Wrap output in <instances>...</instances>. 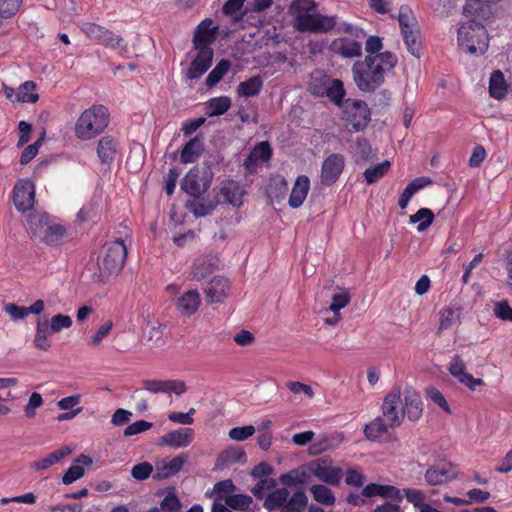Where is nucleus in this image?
<instances>
[{
    "instance_id": "obj_13",
    "label": "nucleus",
    "mask_w": 512,
    "mask_h": 512,
    "mask_svg": "<svg viewBox=\"0 0 512 512\" xmlns=\"http://www.w3.org/2000/svg\"><path fill=\"white\" fill-rule=\"evenodd\" d=\"M142 389L151 393H175L176 395H182L187 391L186 384L182 380L177 379H144L141 381Z\"/></svg>"
},
{
    "instance_id": "obj_2",
    "label": "nucleus",
    "mask_w": 512,
    "mask_h": 512,
    "mask_svg": "<svg viewBox=\"0 0 512 512\" xmlns=\"http://www.w3.org/2000/svg\"><path fill=\"white\" fill-rule=\"evenodd\" d=\"M394 53L385 51L375 55H367L363 61H357L352 67L353 80L363 92H373L385 80V74L397 64Z\"/></svg>"
},
{
    "instance_id": "obj_50",
    "label": "nucleus",
    "mask_w": 512,
    "mask_h": 512,
    "mask_svg": "<svg viewBox=\"0 0 512 512\" xmlns=\"http://www.w3.org/2000/svg\"><path fill=\"white\" fill-rule=\"evenodd\" d=\"M224 503L234 510H246L252 503V498L243 494H231L225 497Z\"/></svg>"
},
{
    "instance_id": "obj_34",
    "label": "nucleus",
    "mask_w": 512,
    "mask_h": 512,
    "mask_svg": "<svg viewBox=\"0 0 512 512\" xmlns=\"http://www.w3.org/2000/svg\"><path fill=\"white\" fill-rule=\"evenodd\" d=\"M262 87V78L260 76H252L248 80L239 83L237 94L239 97H254L260 93Z\"/></svg>"
},
{
    "instance_id": "obj_19",
    "label": "nucleus",
    "mask_w": 512,
    "mask_h": 512,
    "mask_svg": "<svg viewBox=\"0 0 512 512\" xmlns=\"http://www.w3.org/2000/svg\"><path fill=\"white\" fill-rule=\"evenodd\" d=\"M448 369L454 378L471 390H474L476 386L484 384L482 379L474 378L471 374L466 372L464 361L460 356H454L452 358Z\"/></svg>"
},
{
    "instance_id": "obj_22",
    "label": "nucleus",
    "mask_w": 512,
    "mask_h": 512,
    "mask_svg": "<svg viewBox=\"0 0 512 512\" xmlns=\"http://www.w3.org/2000/svg\"><path fill=\"white\" fill-rule=\"evenodd\" d=\"M209 187V182L199 176L198 169H191L184 177L181 188L189 195L199 198Z\"/></svg>"
},
{
    "instance_id": "obj_58",
    "label": "nucleus",
    "mask_w": 512,
    "mask_h": 512,
    "mask_svg": "<svg viewBox=\"0 0 512 512\" xmlns=\"http://www.w3.org/2000/svg\"><path fill=\"white\" fill-rule=\"evenodd\" d=\"M345 483L351 487H364L363 485L365 483V476L360 470L349 468L346 471Z\"/></svg>"
},
{
    "instance_id": "obj_64",
    "label": "nucleus",
    "mask_w": 512,
    "mask_h": 512,
    "mask_svg": "<svg viewBox=\"0 0 512 512\" xmlns=\"http://www.w3.org/2000/svg\"><path fill=\"white\" fill-rule=\"evenodd\" d=\"M161 509L164 512H181V504L175 495L169 494L162 500Z\"/></svg>"
},
{
    "instance_id": "obj_23",
    "label": "nucleus",
    "mask_w": 512,
    "mask_h": 512,
    "mask_svg": "<svg viewBox=\"0 0 512 512\" xmlns=\"http://www.w3.org/2000/svg\"><path fill=\"white\" fill-rule=\"evenodd\" d=\"M200 303V294L196 290H189L177 299L176 308L182 316L189 317L198 310Z\"/></svg>"
},
{
    "instance_id": "obj_25",
    "label": "nucleus",
    "mask_w": 512,
    "mask_h": 512,
    "mask_svg": "<svg viewBox=\"0 0 512 512\" xmlns=\"http://www.w3.org/2000/svg\"><path fill=\"white\" fill-rule=\"evenodd\" d=\"M186 459L184 456H176L169 461H161L156 464L153 478L166 479L177 474L183 467Z\"/></svg>"
},
{
    "instance_id": "obj_60",
    "label": "nucleus",
    "mask_w": 512,
    "mask_h": 512,
    "mask_svg": "<svg viewBox=\"0 0 512 512\" xmlns=\"http://www.w3.org/2000/svg\"><path fill=\"white\" fill-rule=\"evenodd\" d=\"M22 0H0V16L9 18L20 9Z\"/></svg>"
},
{
    "instance_id": "obj_41",
    "label": "nucleus",
    "mask_w": 512,
    "mask_h": 512,
    "mask_svg": "<svg viewBox=\"0 0 512 512\" xmlns=\"http://www.w3.org/2000/svg\"><path fill=\"white\" fill-rule=\"evenodd\" d=\"M490 95L496 99L503 98L507 93V86L504 75L501 71L492 73L489 85Z\"/></svg>"
},
{
    "instance_id": "obj_54",
    "label": "nucleus",
    "mask_w": 512,
    "mask_h": 512,
    "mask_svg": "<svg viewBox=\"0 0 512 512\" xmlns=\"http://www.w3.org/2000/svg\"><path fill=\"white\" fill-rule=\"evenodd\" d=\"M44 401L42 395L37 392H33L28 400V403L24 406L23 412L26 418L32 419L36 415V410L43 405Z\"/></svg>"
},
{
    "instance_id": "obj_43",
    "label": "nucleus",
    "mask_w": 512,
    "mask_h": 512,
    "mask_svg": "<svg viewBox=\"0 0 512 512\" xmlns=\"http://www.w3.org/2000/svg\"><path fill=\"white\" fill-rule=\"evenodd\" d=\"M398 23L402 32L418 28V22L412 10L407 6H402L399 9Z\"/></svg>"
},
{
    "instance_id": "obj_14",
    "label": "nucleus",
    "mask_w": 512,
    "mask_h": 512,
    "mask_svg": "<svg viewBox=\"0 0 512 512\" xmlns=\"http://www.w3.org/2000/svg\"><path fill=\"white\" fill-rule=\"evenodd\" d=\"M13 201L18 211L25 212L34 205L35 186L29 179H22L16 183L13 190Z\"/></svg>"
},
{
    "instance_id": "obj_36",
    "label": "nucleus",
    "mask_w": 512,
    "mask_h": 512,
    "mask_svg": "<svg viewBox=\"0 0 512 512\" xmlns=\"http://www.w3.org/2000/svg\"><path fill=\"white\" fill-rule=\"evenodd\" d=\"M439 330H447L460 322V308L445 307L439 312Z\"/></svg>"
},
{
    "instance_id": "obj_24",
    "label": "nucleus",
    "mask_w": 512,
    "mask_h": 512,
    "mask_svg": "<svg viewBox=\"0 0 512 512\" xmlns=\"http://www.w3.org/2000/svg\"><path fill=\"white\" fill-rule=\"evenodd\" d=\"M310 189V180L305 175H300L296 178L289 197V206L291 208H299L305 201Z\"/></svg>"
},
{
    "instance_id": "obj_57",
    "label": "nucleus",
    "mask_w": 512,
    "mask_h": 512,
    "mask_svg": "<svg viewBox=\"0 0 512 512\" xmlns=\"http://www.w3.org/2000/svg\"><path fill=\"white\" fill-rule=\"evenodd\" d=\"M332 448V442L328 435H320L309 447L311 455H318Z\"/></svg>"
},
{
    "instance_id": "obj_30",
    "label": "nucleus",
    "mask_w": 512,
    "mask_h": 512,
    "mask_svg": "<svg viewBox=\"0 0 512 512\" xmlns=\"http://www.w3.org/2000/svg\"><path fill=\"white\" fill-rule=\"evenodd\" d=\"M71 453V449L67 446L62 447L59 450H56L50 454H48L46 457L33 461L30 463V468L37 470V471H43L48 469L50 466L56 464L59 462L62 458L67 456Z\"/></svg>"
},
{
    "instance_id": "obj_11",
    "label": "nucleus",
    "mask_w": 512,
    "mask_h": 512,
    "mask_svg": "<svg viewBox=\"0 0 512 512\" xmlns=\"http://www.w3.org/2000/svg\"><path fill=\"white\" fill-rule=\"evenodd\" d=\"M307 469L319 481L332 486H339L341 482L342 469L333 466L329 457H321L307 463Z\"/></svg>"
},
{
    "instance_id": "obj_15",
    "label": "nucleus",
    "mask_w": 512,
    "mask_h": 512,
    "mask_svg": "<svg viewBox=\"0 0 512 512\" xmlns=\"http://www.w3.org/2000/svg\"><path fill=\"white\" fill-rule=\"evenodd\" d=\"M344 157L341 154L333 153L329 155L322 163L321 183L325 186L334 184L344 169Z\"/></svg>"
},
{
    "instance_id": "obj_6",
    "label": "nucleus",
    "mask_w": 512,
    "mask_h": 512,
    "mask_svg": "<svg viewBox=\"0 0 512 512\" xmlns=\"http://www.w3.org/2000/svg\"><path fill=\"white\" fill-rule=\"evenodd\" d=\"M308 498L303 491L290 496L286 488H277L268 493L264 499L265 509L280 510V512H301L307 506Z\"/></svg>"
},
{
    "instance_id": "obj_12",
    "label": "nucleus",
    "mask_w": 512,
    "mask_h": 512,
    "mask_svg": "<svg viewBox=\"0 0 512 512\" xmlns=\"http://www.w3.org/2000/svg\"><path fill=\"white\" fill-rule=\"evenodd\" d=\"M382 415L391 428L401 425L404 419V408L401 391L398 388L393 389L385 396L382 404Z\"/></svg>"
},
{
    "instance_id": "obj_62",
    "label": "nucleus",
    "mask_w": 512,
    "mask_h": 512,
    "mask_svg": "<svg viewBox=\"0 0 512 512\" xmlns=\"http://www.w3.org/2000/svg\"><path fill=\"white\" fill-rule=\"evenodd\" d=\"M427 397L433 401L435 404L439 405L445 412L451 413L448 402L446 401L444 395L435 387H428L426 389Z\"/></svg>"
},
{
    "instance_id": "obj_53",
    "label": "nucleus",
    "mask_w": 512,
    "mask_h": 512,
    "mask_svg": "<svg viewBox=\"0 0 512 512\" xmlns=\"http://www.w3.org/2000/svg\"><path fill=\"white\" fill-rule=\"evenodd\" d=\"M350 299L351 297L348 291L339 289V291L332 296V302L329 306V310L335 315H338L339 311L349 304Z\"/></svg>"
},
{
    "instance_id": "obj_10",
    "label": "nucleus",
    "mask_w": 512,
    "mask_h": 512,
    "mask_svg": "<svg viewBox=\"0 0 512 512\" xmlns=\"http://www.w3.org/2000/svg\"><path fill=\"white\" fill-rule=\"evenodd\" d=\"M459 470L455 464L449 461H439L428 466L424 473L427 485L443 486L458 479Z\"/></svg>"
},
{
    "instance_id": "obj_33",
    "label": "nucleus",
    "mask_w": 512,
    "mask_h": 512,
    "mask_svg": "<svg viewBox=\"0 0 512 512\" xmlns=\"http://www.w3.org/2000/svg\"><path fill=\"white\" fill-rule=\"evenodd\" d=\"M89 32L98 35L102 43L107 47L122 48L124 46L123 38L113 32L104 30L101 26L95 24L90 25Z\"/></svg>"
},
{
    "instance_id": "obj_16",
    "label": "nucleus",
    "mask_w": 512,
    "mask_h": 512,
    "mask_svg": "<svg viewBox=\"0 0 512 512\" xmlns=\"http://www.w3.org/2000/svg\"><path fill=\"white\" fill-rule=\"evenodd\" d=\"M220 260L215 254H207L197 257L190 268L193 280L201 281L219 269Z\"/></svg>"
},
{
    "instance_id": "obj_63",
    "label": "nucleus",
    "mask_w": 512,
    "mask_h": 512,
    "mask_svg": "<svg viewBox=\"0 0 512 512\" xmlns=\"http://www.w3.org/2000/svg\"><path fill=\"white\" fill-rule=\"evenodd\" d=\"M3 310L14 321L22 320L28 316L26 307L18 306L14 303L5 304Z\"/></svg>"
},
{
    "instance_id": "obj_18",
    "label": "nucleus",
    "mask_w": 512,
    "mask_h": 512,
    "mask_svg": "<svg viewBox=\"0 0 512 512\" xmlns=\"http://www.w3.org/2000/svg\"><path fill=\"white\" fill-rule=\"evenodd\" d=\"M404 416L411 421H417L422 416V401L417 391L412 387H405L401 392Z\"/></svg>"
},
{
    "instance_id": "obj_3",
    "label": "nucleus",
    "mask_w": 512,
    "mask_h": 512,
    "mask_svg": "<svg viewBox=\"0 0 512 512\" xmlns=\"http://www.w3.org/2000/svg\"><path fill=\"white\" fill-rule=\"evenodd\" d=\"M289 10L293 17V27L302 33H326L336 25L334 17L315 11L316 3L313 0H294Z\"/></svg>"
},
{
    "instance_id": "obj_46",
    "label": "nucleus",
    "mask_w": 512,
    "mask_h": 512,
    "mask_svg": "<svg viewBox=\"0 0 512 512\" xmlns=\"http://www.w3.org/2000/svg\"><path fill=\"white\" fill-rule=\"evenodd\" d=\"M434 214L428 208H420L415 214L410 216L411 223H418L417 231L424 232L433 223Z\"/></svg>"
},
{
    "instance_id": "obj_1",
    "label": "nucleus",
    "mask_w": 512,
    "mask_h": 512,
    "mask_svg": "<svg viewBox=\"0 0 512 512\" xmlns=\"http://www.w3.org/2000/svg\"><path fill=\"white\" fill-rule=\"evenodd\" d=\"M490 9L476 3H467L463 7V17L457 30L458 49L470 56H482L489 48V35L486 21Z\"/></svg>"
},
{
    "instance_id": "obj_21",
    "label": "nucleus",
    "mask_w": 512,
    "mask_h": 512,
    "mask_svg": "<svg viewBox=\"0 0 512 512\" xmlns=\"http://www.w3.org/2000/svg\"><path fill=\"white\" fill-rule=\"evenodd\" d=\"M194 440V431L191 428H181L170 431L160 437V444L173 448H185Z\"/></svg>"
},
{
    "instance_id": "obj_4",
    "label": "nucleus",
    "mask_w": 512,
    "mask_h": 512,
    "mask_svg": "<svg viewBox=\"0 0 512 512\" xmlns=\"http://www.w3.org/2000/svg\"><path fill=\"white\" fill-rule=\"evenodd\" d=\"M213 40L214 32L209 29L205 21L202 22L194 36V47L198 52L187 71V78L198 79L210 68L213 58L210 44Z\"/></svg>"
},
{
    "instance_id": "obj_5",
    "label": "nucleus",
    "mask_w": 512,
    "mask_h": 512,
    "mask_svg": "<svg viewBox=\"0 0 512 512\" xmlns=\"http://www.w3.org/2000/svg\"><path fill=\"white\" fill-rule=\"evenodd\" d=\"M109 116V111L104 105H93L85 109L75 123V136L83 141L95 138L107 128Z\"/></svg>"
},
{
    "instance_id": "obj_27",
    "label": "nucleus",
    "mask_w": 512,
    "mask_h": 512,
    "mask_svg": "<svg viewBox=\"0 0 512 512\" xmlns=\"http://www.w3.org/2000/svg\"><path fill=\"white\" fill-rule=\"evenodd\" d=\"M118 150L117 141L111 136L102 137L97 145V155L102 164L113 162Z\"/></svg>"
},
{
    "instance_id": "obj_32",
    "label": "nucleus",
    "mask_w": 512,
    "mask_h": 512,
    "mask_svg": "<svg viewBox=\"0 0 512 512\" xmlns=\"http://www.w3.org/2000/svg\"><path fill=\"white\" fill-rule=\"evenodd\" d=\"M203 142L199 137L192 138L182 149L180 159L183 163L195 162L203 152Z\"/></svg>"
},
{
    "instance_id": "obj_35",
    "label": "nucleus",
    "mask_w": 512,
    "mask_h": 512,
    "mask_svg": "<svg viewBox=\"0 0 512 512\" xmlns=\"http://www.w3.org/2000/svg\"><path fill=\"white\" fill-rule=\"evenodd\" d=\"M309 491L313 499L319 504L333 506L336 502V497L333 491L323 484L312 485Z\"/></svg>"
},
{
    "instance_id": "obj_29",
    "label": "nucleus",
    "mask_w": 512,
    "mask_h": 512,
    "mask_svg": "<svg viewBox=\"0 0 512 512\" xmlns=\"http://www.w3.org/2000/svg\"><path fill=\"white\" fill-rule=\"evenodd\" d=\"M92 464V459L86 455H80L75 460V464L68 468L63 475L62 481L68 485L80 479L84 475V466Z\"/></svg>"
},
{
    "instance_id": "obj_52",
    "label": "nucleus",
    "mask_w": 512,
    "mask_h": 512,
    "mask_svg": "<svg viewBox=\"0 0 512 512\" xmlns=\"http://www.w3.org/2000/svg\"><path fill=\"white\" fill-rule=\"evenodd\" d=\"M45 231L42 241L47 244L59 243L65 234L64 227L58 224L49 223L48 227L45 228Z\"/></svg>"
},
{
    "instance_id": "obj_51",
    "label": "nucleus",
    "mask_w": 512,
    "mask_h": 512,
    "mask_svg": "<svg viewBox=\"0 0 512 512\" xmlns=\"http://www.w3.org/2000/svg\"><path fill=\"white\" fill-rule=\"evenodd\" d=\"M220 458L225 463L232 464L246 462L247 456L243 449L239 447H229L221 453Z\"/></svg>"
},
{
    "instance_id": "obj_28",
    "label": "nucleus",
    "mask_w": 512,
    "mask_h": 512,
    "mask_svg": "<svg viewBox=\"0 0 512 512\" xmlns=\"http://www.w3.org/2000/svg\"><path fill=\"white\" fill-rule=\"evenodd\" d=\"M52 333L53 332L49 329V321L47 319H39L33 340L34 347L42 351H47L51 347L49 337Z\"/></svg>"
},
{
    "instance_id": "obj_59",
    "label": "nucleus",
    "mask_w": 512,
    "mask_h": 512,
    "mask_svg": "<svg viewBox=\"0 0 512 512\" xmlns=\"http://www.w3.org/2000/svg\"><path fill=\"white\" fill-rule=\"evenodd\" d=\"M234 489L231 480H224L217 482L213 487V493L216 495V501H225V497L231 495L230 492Z\"/></svg>"
},
{
    "instance_id": "obj_48",
    "label": "nucleus",
    "mask_w": 512,
    "mask_h": 512,
    "mask_svg": "<svg viewBox=\"0 0 512 512\" xmlns=\"http://www.w3.org/2000/svg\"><path fill=\"white\" fill-rule=\"evenodd\" d=\"M230 62L228 60H221L214 69L208 74L206 78V85L212 87L216 85L228 72Z\"/></svg>"
},
{
    "instance_id": "obj_31",
    "label": "nucleus",
    "mask_w": 512,
    "mask_h": 512,
    "mask_svg": "<svg viewBox=\"0 0 512 512\" xmlns=\"http://www.w3.org/2000/svg\"><path fill=\"white\" fill-rule=\"evenodd\" d=\"M271 147L268 142H261L256 145L245 160L248 169L267 161L271 156Z\"/></svg>"
},
{
    "instance_id": "obj_42",
    "label": "nucleus",
    "mask_w": 512,
    "mask_h": 512,
    "mask_svg": "<svg viewBox=\"0 0 512 512\" xmlns=\"http://www.w3.org/2000/svg\"><path fill=\"white\" fill-rule=\"evenodd\" d=\"M391 163L385 160L377 165L367 168L363 175L368 184H373L385 176L390 170Z\"/></svg>"
},
{
    "instance_id": "obj_55",
    "label": "nucleus",
    "mask_w": 512,
    "mask_h": 512,
    "mask_svg": "<svg viewBox=\"0 0 512 512\" xmlns=\"http://www.w3.org/2000/svg\"><path fill=\"white\" fill-rule=\"evenodd\" d=\"M72 318L68 315L57 314L49 321V329L53 333H58L62 329H68L72 326Z\"/></svg>"
},
{
    "instance_id": "obj_7",
    "label": "nucleus",
    "mask_w": 512,
    "mask_h": 512,
    "mask_svg": "<svg viewBox=\"0 0 512 512\" xmlns=\"http://www.w3.org/2000/svg\"><path fill=\"white\" fill-rule=\"evenodd\" d=\"M338 106L342 110L341 119L348 132H359L367 127L370 121V110L364 101L351 98L343 101L342 99Z\"/></svg>"
},
{
    "instance_id": "obj_56",
    "label": "nucleus",
    "mask_w": 512,
    "mask_h": 512,
    "mask_svg": "<svg viewBox=\"0 0 512 512\" xmlns=\"http://www.w3.org/2000/svg\"><path fill=\"white\" fill-rule=\"evenodd\" d=\"M255 432L256 428L253 425H246L232 428L228 435L231 440L240 442L253 436Z\"/></svg>"
},
{
    "instance_id": "obj_26",
    "label": "nucleus",
    "mask_w": 512,
    "mask_h": 512,
    "mask_svg": "<svg viewBox=\"0 0 512 512\" xmlns=\"http://www.w3.org/2000/svg\"><path fill=\"white\" fill-rule=\"evenodd\" d=\"M227 289L228 281L221 276H216L209 282L204 292L209 303H219L227 296Z\"/></svg>"
},
{
    "instance_id": "obj_37",
    "label": "nucleus",
    "mask_w": 512,
    "mask_h": 512,
    "mask_svg": "<svg viewBox=\"0 0 512 512\" xmlns=\"http://www.w3.org/2000/svg\"><path fill=\"white\" fill-rule=\"evenodd\" d=\"M30 231L33 237L42 240L45 234V228L48 227L50 221L45 214L35 213L28 216Z\"/></svg>"
},
{
    "instance_id": "obj_17",
    "label": "nucleus",
    "mask_w": 512,
    "mask_h": 512,
    "mask_svg": "<svg viewBox=\"0 0 512 512\" xmlns=\"http://www.w3.org/2000/svg\"><path fill=\"white\" fill-rule=\"evenodd\" d=\"M328 49L331 53L343 58H356L362 55V43L350 36L334 39Z\"/></svg>"
},
{
    "instance_id": "obj_40",
    "label": "nucleus",
    "mask_w": 512,
    "mask_h": 512,
    "mask_svg": "<svg viewBox=\"0 0 512 512\" xmlns=\"http://www.w3.org/2000/svg\"><path fill=\"white\" fill-rule=\"evenodd\" d=\"M389 428H391L390 425H387V421H385L383 417H377L365 426L364 433L369 440H377L384 435Z\"/></svg>"
},
{
    "instance_id": "obj_9",
    "label": "nucleus",
    "mask_w": 512,
    "mask_h": 512,
    "mask_svg": "<svg viewBox=\"0 0 512 512\" xmlns=\"http://www.w3.org/2000/svg\"><path fill=\"white\" fill-rule=\"evenodd\" d=\"M127 256V246L122 238L107 243L101 264V274L104 277L118 274L124 267Z\"/></svg>"
},
{
    "instance_id": "obj_47",
    "label": "nucleus",
    "mask_w": 512,
    "mask_h": 512,
    "mask_svg": "<svg viewBox=\"0 0 512 512\" xmlns=\"http://www.w3.org/2000/svg\"><path fill=\"white\" fill-rule=\"evenodd\" d=\"M294 478L292 477V473L283 474L280 477V480L284 484H292L298 483L301 485L307 484L310 482V477L313 476L312 473L307 469V464L302 467L299 471H294Z\"/></svg>"
},
{
    "instance_id": "obj_61",
    "label": "nucleus",
    "mask_w": 512,
    "mask_h": 512,
    "mask_svg": "<svg viewBox=\"0 0 512 512\" xmlns=\"http://www.w3.org/2000/svg\"><path fill=\"white\" fill-rule=\"evenodd\" d=\"M153 466L148 462H143L140 464L135 465L131 470V475L136 480H145L147 479L152 473L154 474Z\"/></svg>"
},
{
    "instance_id": "obj_8",
    "label": "nucleus",
    "mask_w": 512,
    "mask_h": 512,
    "mask_svg": "<svg viewBox=\"0 0 512 512\" xmlns=\"http://www.w3.org/2000/svg\"><path fill=\"white\" fill-rule=\"evenodd\" d=\"M310 91L316 96H326L336 105L341 104L345 95L343 83L339 79H333L321 71H316L311 76Z\"/></svg>"
},
{
    "instance_id": "obj_39",
    "label": "nucleus",
    "mask_w": 512,
    "mask_h": 512,
    "mask_svg": "<svg viewBox=\"0 0 512 512\" xmlns=\"http://www.w3.org/2000/svg\"><path fill=\"white\" fill-rule=\"evenodd\" d=\"M231 107V99L228 96L211 98L206 102L208 116H219L227 112Z\"/></svg>"
},
{
    "instance_id": "obj_44",
    "label": "nucleus",
    "mask_w": 512,
    "mask_h": 512,
    "mask_svg": "<svg viewBox=\"0 0 512 512\" xmlns=\"http://www.w3.org/2000/svg\"><path fill=\"white\" fill-rule=\"evenodd\" d=\"M36 88V84L32 81L24 82L18 89L16 93V98L13 101L21 102V103H35L37 102L39 96L34 93Z\"/></svg>"
},
{
    "instance_id": "obj_45",
    "label": "nucleus",
    "mask_w": 512,
    "mask_h": 512,
    "mask_svg": "<svg viewBox=\"0 0 512 512\" xmlns=\"http://www.w3.org/2000/svg\"><path fill=\"white\" fill-rule=\"evenodd\" d=\"M402 37L407 50L416 57L420 56L421 41L419 37V28L402 32Z\"/></svg>"
},
{
    "instance_id": "obj_49",
    "label": "nucleus",
    "mask_w": 512,
    "mask_h": 512,
    "mask_svg": "<svg viewBox=\"0 0 512 512\" xmlns=\"http://www.w3.org/2000/svg\"><path fill=\"white\" fill-rule=\"evenodd\" d=\"M187 207L196 217H204L212 213L215 205L204 200H192L187 202Z\"/></svg>"
},
{
    "instance_id": "obj_38",
    "label": "nucleus",
    "mask_w": 512,
    "mask_h": 512,
    "mask_svg": "<svg viewBox=\"0 0 512 512\" xmlns=\"http://www.w3.org/2000/svg\"><path fill=\"white\" fill-rule=\"evenodd\" d=\"M221 194L225 198L227 202L232 204L233 206H239L241 204V197L243 195V190L241 187L234 181H226L223 183L221 187Z\"/></svg>"
},
{
    "instance_id": "obj_20",
    "label": "nucleus",
    "mask_w": 512,
    "mask_h": 512,
    "mask_svg": "<svg viewBox=\"0 0 512 512\" xmlns=\"http://www.w3.org/2000/svg\"><path fill=\"white\" fill-rule=\"evenodd\" d=\"M361 495L366 498L381 497L395 501L403 499V493L393 485H383L378 483H369L361 490Z\"/></svg>"
}]
</instances>
